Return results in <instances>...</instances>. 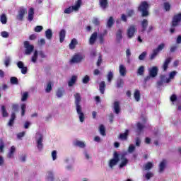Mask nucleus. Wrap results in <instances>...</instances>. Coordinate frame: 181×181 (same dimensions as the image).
<instances>
[{
	"mask_svg": "<svg viewBox=\"0 0 181 181\" xmlns=\"http://www.w3.org/2000/svg\"><path fill=\"white\" fill-rule=\"evenodd\" d=\"M33 15H35V9L33 8H30L28 11V17L29 22H32V21H33Z\"/></svg>",
	"mask_w": 181,
	"mask_h": 181,
	"instance_id": "23",
	"label": "nucleus"
},
{
	"mask_svg": "<svg viewBox=\"0 0 181 181\" xmlns=\"http://www.w3.org/2000/svg\"><path fill=\"white\" fill-rule=\"evenodd\" d=\"M37 54H39V52H37V50H35L34 52L33 56L32 57L33 63H36V62L37 61Z\"/></svg>",
	"mask_w": 181,
	"mask_h": 181,
	"instance_id": "43",
	"label": "nucleus"
},
{
	"mask_svg": "<svg viewBox=\"0 0 181 181\" xmlns=\"http://www.w3.org/2000/svg\"><path fill=\"white\" fill-rule=\"evenodd\" d=\"M136 141V146H141V139L139 137H136L135 139Z\"/></svg>",
	"mask_w": 181,
	"mask_h": 181,
	"instance_id": "64",
	"label": "nucleus"
},
{
	"mask_svg": "<svg viewBox=\"0 0 181 181\" xmlns=\"http://www.w3.org/2000/svg\"><path fill=\"white\" fill-rule=\"evenodd\" d=\"M165 49V44L161 43L158 45V47L156 49H154L158 53L161 52V50H163Z\"/></svg>",
	"mask_w": 181,
	"mask_h": 181,
	"instance_id": "47",
	"label": "nucleus"
},
{
	"mask_svg": "<svg viewBox=\"0 0 181 181\" xmlns=\"http://www.w3.org/2000/svg\"><path fill=\"white\" fill-rule=\"evenodd\" d=\"M134 151H135V146H134L133 144H131L129 146L128 152L129 153H132V152H134Z\"/></svg>",
	"mask_w": 181,
	"mask_h": 181,
	"instance_id": "62",
	"label": "nucleus"
},
{
	"mask_svg": "<svg viewBox=\"0 0 181 181\" xmlns=\"http://www.w3.org/2000/svg\"><path fill=\"white\" fill-rule=\"evenodd\" d=\"M141 32L144 33L145 30H146V28H148V20L144 19L141 21Z\"/></svg>",
	"mask_w": 181,
	"mask_h": 181,
	"instance_id": "27",
	"label": "nucleus"
},
{
	"mask_svg": "<svg viewBox=\"0 0 181 181\" xmlns=\"http://www.w3.org/2000/svg\"><path fill=\"white\" fill-rule=\"evenodd\" d=\"M77 45H78V42L77 41V39L73 38L71 40V42H70V44L69 45V49L71 50H74V49H76V46H77Z\"/></svg>",
	"mask_w": 181,
	"mask_h": 181,
	"instance_id": "18",
	"label": "nucleus"
},
{
	"mask_svg": "<svg viewBox=\"0 0 181 181\" xmlns=\"http://www.w3.org/2000/svg\"><path fill=\"white\" fill-rule=\"evenodd\" d=\"M119 73L120 76H124L125 74H127V69H125V66L124 65L119 66Z\"/></svg>",
	"mask_w": 181,
	"mask_h": 181,
	"instance_id": "31",
	"label": "nucleus"
},
{
	"mask_svg": "<svg viewBox=\"0 0 181 181\" xmlns=\"http://www.w3.org/2000/svg\"><path fill=\"white\" fill-rule=\"evenodd\" d=\"M145 177H146V180H149V179H151V177H153V173L148 172L145 175Z\"/></svg>",
	"mask_w": 181,
	"mask_h": 181,
	"instance_id": "58",
	"label": "nucleus"
},
{
	"mask_svg": "<svg viewBox=\"0 0 181 181\" xmlns=\"http://www.w3.org/2000/svg\"><path fill=\"white\" fill-rule=\"evenodd\" d=\"M119 162V154L117 151L114 152L113 158L110 159L109 162L110 168H112L117 163Z\"/></svg>",
	"mask_w": 181,
	"mask_h": 181,
	"instance_id": "5",
	"label": "nucleus"
},
{
	"mask_svg": "<svg viewBox=\"0 0 181 181\" xmlns=\"http://www.w3.org/2000/svg\"><path fill=\"white\" fill-rule=\"evenodd\" d=\"M5 148V143L2 139H0V153H4V149Z\"/></svg>",
	"mask_w": 181,
	"mask_h": 181,
	"instance_id": "46",
	"label": "nucleus"
},
{
	"mask_svg": "<svg viewBox=\"0 0 181 181\" xmlns=\"http://www.w3.org/2000/svg\"><path fill=\"white\" fill-rule=\"evenodd\" d=\"M10 82H11V84H13L14 86H18V84H19V81L18 80V78L15 76L11 77Z\"/></svg>",
	"mask_w": 181,
	"mask_h": 181,
	"instance_id": "32",
	"label": "nucleus"
},
{
	"mask_svg": "<svg viewBox=\"0 0 181 181\" xmlns=\"http://www.w3.org/2000/svg\"><path fill=\"white\" fill-rule=\"evenodd\" d=\"M134 15H135V11L132 9V10H129L127 11V16L129 18H131V17L134 16Z\"/></svg>",
	"mask_w": 181,
	"mask_h": 181,
	"instance_id": "61",
	"label": "nucleus"
},
{
	"mask_svg": "<svg viewBox=\"0 0 181 181\" xmlns=\"http://www.w3.org/2000/svg\"><path fill=\"white\" fill-rule=\"evenodd\" d=\"M151 168H153V164L151 162H148L144 166L145 170H151Z\"/></svg>",
	"mask_w": 181,
	"mask_h": 181,
	"instance_id": "45",
	"label": "nucleus"
},
{
	"mask_svg": "<svg viewBox=\"0 0 181 181\" xmlns=\"http://www.w3.org/2000/svg\"><path fill=\"white\" fill-rule=\"evenodd\" d=\"M128 135H129V130L126 129L125 132L120 134L118 138L122 141H127L128 139Z\"/></svg>",
	"mask_w": 181,
	"mask_h": 181,
	"instance_id": "17",
	"label": "nucleus"
},
{
	"mask_svg": "<svg viewBox=\"0 0 181 181\" xmlns=\"http://www.w3.org/2000/svg\"><path fill=\"white\" fill-rule=\"evenodd\" d=\"M136 127H137L136 132L137 134H141V132H142V131H144V128H145V126H144V124H142L141 122H137Z\"/></svg>",
	"mask_w": 181,
	"mask_h": 181,
	"instance_id": "29",
	"label": "nucleus"
},
{
	"mask_svg": "<svg viewBox=\"0 0 181 181\" xmlns=\"http://www.w3.org/2000/svg\"><path fill=\"white\" fill-rule=\"evenodd\" d=\"M105 81H101L99 84V90L100 93H101L102 94H104L105 91Z\"/></svg>",
	"mask_w": 181,
	"mask_h": 181,
	"instance_id": "26",
	"label": "nucleus"
},
{
	"mask_svg": "<svg viewBox=\"0 0 181 181\" xmlns=\"http://www.w3.org/2000/svg\"><path fill=\"white\" fill-rule=\"evenodd\" d=\"M176 74H177V71H173L170 73L169 74V78H168L165 80V83H169V82L170 81V80H173L175 78V76H176Z\"/></svg>",
	"mask_w": 181,
	"mask_h": 181,
	"instance_id": "22",
	"label": "nucleus"
},
{
	"mask_svg": "<svg viewBox=\"0 0 181 181\" xmlns=\"http://www.w3.org/2000/svg\"><path fill=\"white\" fill-rule=\"evenodd\" d=\"M89 82H90V76H88V75H86L82 79V83L83 84H88Z\"/></svg>",
	"mask_w": 181,
	"mask_h": 181,
	"instance_id": "48",
	"label": "nucleus"
},
{
	"mask_svg": "<svg viewBox=\"0 0 181 181\" xmlns=\"http://www.w3.org/2000/svg\"><path fill=\"white\" fill-rule=\"evenodd\" d=\"M164 9L167 12H169V11H170V4H169V2H165L164 3Z\"/></svg>",
	"mask_w": 181,
	"mask_h": 181,
	"instance_id": "52",
	"label": "nucleus"
},
{
	"mask_svg": "<svg viewBox=\"0 0 181 181\" xmlns=\"http://www.w3.org/2000/svg\"><path fill=\"white\" fill-rule=\"evenodd\" d=\"M76 110L79 117L80 122H84V113L83 112V107H81V95L77 93L74 95Z\"/></svg>",
	"mask_w": 181,
	"mask_h": 181,
	"instance_id": "1",
	"label": "nucleus"
},
{
	"mask_svg": "<svg viewBox=\"0 0 181 181\" xmlns=\"http://www.w3.org/2000/svg\"><path fill=\"white\" fill-rule=\"evenodd\" d=\"M92 23L95 26H100V20L98 18H93Z\"/></svg>",
	"mask_w": 181,
	"mask_h": 181,
	"instance_id": "55",
	"label": "nucleus"
},
{
	"mask_svg": "<svg viewBox=\"0 0 181 181\" xmlns=\"http://www.w3.org/2000/svg\"><path fill=\"white\" fill-rule=\"evenodd\" d=\"M28 97H29V93L28 92L24 93L22 95L21 101H26V100H28Z\"/></svg>",
	"mask_w": 181,
	"mask_h": 181,
	"instance_id": "56",
	"label": "nucleus"
},
{
	"mask_svg": "<svg viewBox=\"0 0 181 181\" xmlns=\"http://www.w3.org/2000/svg\"><path fill=\"white\" fill-rule=\"evenodd\" d=\"M116 38L119 41L122 40V30L119 29L117 30V33L116 34Z\"/></svg>",
	"mask_w": 181,
	"mask_h": 181,
	"instance_id": "40",
	"label": "nucleus"
},
{
	"mask_svg": "<svg viewBox=\"0 0 181 181\" xmlns=\"http://www.w3.org/2000/svg\"><path fill=\"white\" fill-rule=\"evenodd\" d=\"M78 9H80V3H77V4L75 3L74 6H71L66 8L64 10V13L69 15V13H71V12H73V11H75L76 12H77V11H78Z\"/></svg>",
	"mask_w": 181,
	"mask_h": 181,
	"instance_id": "7",
	"label": "nucleus"
},
{
	"mask_svg": "<svg viewBox=\"0 0 181 181\" xmlns=\"http://www.w3.org/2000/svg\"><path fill=\"white\" fill-rule=\"evenodd\" d=\"M97 37H98V34L97 33V32H94L93 33H92L89 38V44L91 45H94L97 41Z\"/></svg>",
	"mask_w": 181,
	"mask_h": 181,
	"instance_id": "13",
	"label": "nucleus"
},
{
	"mask_svg": "<svg viewBox=\"0 0 181 181\" xmlns=\"http://www.w3.org/2000/svg\"><path fill=\"white\" fill-rule=\"evenodd\" d=\"M63 93H64V90H62V89H58L57 91V96L58 97V98H60L62 97H63Z\"/></svg>",
	"mask_w": 181,
	"mask_h": 181,
	"instance_id": "54",
	"label": "nucleus"
},
{
	"mask_svg": "<svg viewBox=\"0 0 181 181\" xmlns=\"http://www.w3.org/2000/svg\"><path fill=\"white\" fill-rule=\"evenodd\" d=\"M114 111L116 114L121 112V107H119V102L115 101L114 103Z\"/></svg>",
	"mask_w": 181,
	"mask_h": 181,
	"instance_id": "24",
	"label": "nucleus"
},
{
	"mask_svg": "<svg viewBox=\"0 0 181 181\" xmlns=\"http://www.w3.org/2000/svg\"><path fill=\"white\" fill-rule=\"evenodd\" d=\"M76 81H77V76H72L71 79L68 81L69 87H73L74 84H76Z\"/></svg>",
	"mask_w": 181,
	"mask_h": 181,
	"instance_id": "21",
	"label": "nucleus"
},
{
	"mask_svg": "<svg viewBox=\"0 0 181 181\" xmlns=\"http://www.w3.org/2000/svg\"><path fill=\"white\" fill-rule=\"evenodd\" d=\"M105 35H107V30H105L103 33H100L98 35V39L100 45H104Z\"/></svg>",
	"mask_w": 181,
	"mask_h": 181,
	"instance_id": "12",
	"label": "nucleus"
},
{
	"mask_svg": "<svg viewBox=\"0 0 181 181\" xmlns=\"http://www.w3.org/2000/svg\"><path fill=\"white\" fill-rule=\"evenodd\" d=\"M124 79L122 78H118L117 80V83H116V87L117 88H122L124 87Z\"/></svg>",
	"mask_w": 181,
	"mask_h": 181,
	"instance_id": "28",
	"label": "nucleus"
},
{
	"mask_svg": "<svg viewBox=\"0 0 181 181\" xmlns=\"http://www.w3.org/2000/svg\"><path fill=\"white\" fill-rule=\"evenodd\" d=\"M1 114L2 117H4V118H6V117H8V111H6V107H5V105L1 106Z\"/></svg>",
	"mask_w": 181,
	"mask_h": 181,
	"instance_id": "37",
	"label": "nucleus"
},
{
	"mask_svg": "<svg viewBox=\"0 0 181 181\" xmlns=\"http://www.w3.org/2000/svg\"><path fill=\"white\" fill-rule=\"evenodd\" d=\"M137 11L141 12L142 18L149 16V4H148V1H142L139 4Z\"/></svg>",
	"mask_w": 181,
	"mask_h": 181,
	"instance_id": "3",
	"label": "nucleus"
},
{
	"mask_svg": "<svg viewBox=\"0 0 181 181\" xmlns=\"http://www.w3.org/2000/svg\"><path fill=\"white\" fill-rule=\"evenodd\" d=\"M25 13H28V9L23 7H21L18 10V13L16 16L17 21H20L21 22H22V21H23V18Z\"/></svg>",
	"mask_w": 181,
	"mask_h": 181,
	"instance_id": "6",
	"label": "nucleus"
},
{
	"mask_svg": "<svg viewBox=\"0 0 181 181\" xmlns=\"http://www.w3.org/2000/svg\"><path fill=\"white\" fill-rule=\"evenodd\" d=\"M12 110L14 112H18L19 111V104L16 103L12 105Z\"/></svg>",
	"mask_w": 181,
	"mask_h": 181,
	"instance_id": "50",
	"label": "nucleus"
},
{
	"mask_svg": "<svg viewBox=\"0 0 181 181\" xmlns=\"http://www.w3.org/2000/svg\"><path fill=\"white\" fill-rule=\"evenodd\" d=\"M134 98L136 101H139L141 100V92L139 90H136L134 92Z\"/></svg>",
	"mask_w": 181,
	"mask_h": 181,
	"instance_id": "36",
	"label": "nucleus"
},
{
	"mask_svg": "<svg viewBox=\"0 0 181 181\" xmlns=\"http://www.w3.org/2000/svg\"><path fill=\"white\" fill-rule=\"evenodd\" d=\"M158 67L157 66H153L151 69H149V76L150 77L155 78L158 76Z\"/></svg>",
	"mask_w": 181,
	"mask_h": 181,
	"instance_id": "14",
	"label": "nucleus"
},
{
	"mask_svg": "<svg viewBox=\"0 0 181 181\" xmlns=\"http://www.w3.org/2000/svg\"><path fill=\"white\" fill-rule=\"evenodd\" d=\"M170 62H172V57H168V58L165 59V60L163 64V66H162L163 71H168V69L169 67V64L170 63Z\"/></svg>",
	"mask_w": 181,
	"mask_h": 181,
	"instance_id": "15",
	"label": "nucleus"
},
{
	"mask_svg": "<svg viewBox=\"0 0 181 181\" xmlns=\"http://www.w3.org/2000/svg\"><path fill=\"white\" fill-rule=\"evenodd\" d=\"M0 21L3 25H6V23L8 22V18H6V15L5 13H3L1 16Z\"/></svg>",
	"mask_w": 181,
	"mask_h": 181,
	"instance_id": "34",
	"label": "nucleus"
},
{
	"mask_svg": "<svg viewBox=\"0 0 181 181\" xmlns=\"http://www.w3.org/2000/svg\"><path fill=\"white\" fill-rule=\"evenodd\" d=\"M53 90V87L52 86V82H48L47 85V88L45 89L46 93H50Z\"/></svg>",
	"mask_w": 181,
	"mask_h": 181,
	"instance_id": "44",
	"label": "nucleus"
},
{
	"mask_svg": "<svg viewBox=\"0 0 181 181\" xmlns=\"http://www.w3.org/2000/svg\"><path fill=\"white\" fill-rule=\"evenodd\" d=\"M37 147L39 151H42L43 149V136L40 134V137L36 139Z\"/></svg>",
	"mask_w": 181,
	"mask_h": 181,
	"instance_id": "9",
	"label": "nucleus"
},
{
	"mask_svg": "<svg viewBox=\"0 0 181 181\" xmlns=\"http://www.w3.org/2000/svg\"><path fill=\"white\" fill-rule=\"evenodd\" d=\"M74 145L75 146H78L79 148H86V144L81 141H76L75 143H74Z\"/></svg>",
	"mask_w": 181,
	"mask_h": 181,
	"instance_id": "33",
	"label": "nucleus"
},
{
	"mask_svg": "<svg viewBox=\"0 0 181 181\" xmlns=\"http://www.w3.org/2000/svg\"><path fill=\"white\" fill-rule=\"evenodd\" d=\"M166 168V160H163L159 165V173H162Z\"/></svg>",
	"mask_w": 181,
	"mask_h": 181,
	"instance_id": "25",
	"label": "nucleus"
},
{
	"mask_svg": "<svg viewBox=\"0 0 181 181\" xmlns=\"http://www.w3.org/2000/svg\"><path fill=\"white\" fill-rule=\"evenodd\" d=\"M16 151V148L13 146L11 147L10 152L8 154V158H13V153H15V151Z\"/></svg>",
	"mask_w": 181,
	"mask_h": 181,
	"instance_id": "35",
	"label": "nucleus"
},
{
	"mask_svg": "<svg viewBox=\"0 0 181 181\" xmlns=\"http://www.w3.org/2000/svg\"><path fill=\"white\" fill-rule=\"evenodd\" d=\"M137 73L139 76H144V73H145V67L144 66H139Z\"/></svg>",
	"mask_w": 181,
	"mask_h": 181,
	"instance_id": "41",
	"label": "nucleus"
},
{
	"mask_svg": "<svg viewBox=\"0 0 181 181\" xmlns=\"http://www.w3.org/2000/svg\"><path fill=\"white\" fill-rule=\"evenodd\" d=\"M15 119H16V114H15V112H12L11 118L7 124L8 127H13V124H15Z\"/></svg>",
	"mask_w": 181,
	"mask_h": 181,
	"instance_id": "16",
	"label": "nucleus"
},
{
	"mask_svg": "<svg viewBox=\"0 0 181 181\" xmlns=\"http://www.w3.org/2000/svg\"><path fill=\"white\" fill-rule=\"evenodd\" d=\"M135 32H136V26L135 25H131L127 30V37L132 39L134 35H135Z\"/></svg>",
	"mask_w": 181,
	"mask_h": 181,
	"instance_id": "8",
	"label": "nucleus"
},
{
	"mask_svg": "<svg viewBox=\"0 0 181 181\" xmlns=\"http://www.w3.org/2000/svg\"><path fill=\"white\" fill-rule=\"evenodd\" d=\"M45 36H46L47 39H48L49 40H50V39H52L53 37V33L52 32L51 29H47L45 31Z\"/></svg>",
	"mask_w": 181,
	"mask_h": 181,
	"instance_id": "30",
	"label": "nucleus"
},
{
	"mask_svg": "<svg viewBox=\"0 0 181 181\" xmlns=\"http://www.w3.org/2000/svg\"><path fill=\"white\" fill-rule=\"evenodd\" d=\"M64 39H66V30L62 29L59 32V42H60V43H63V42H64Z\"/></svg>",
	"mask_w": 181,
	"mask_h": 181,
	"instance_id": "20",
	"label": "nucleus"
},
{
	"mask_svg": "<svg viewBox=\"0 0 181 181\" xmlns=\"http://www.w3.org/2000/svg\"><path fill=\"white\" fill-rule=\"evenodd\" d=\"M114 23H115L114 18L112 16L110 17L107 23V28H112V25H114Z\"/></svg>",
	"mask_w": 181,
	"mask_h": 181,
	"instance_id": "39",
	"label": "nucleus"
},
{
	"mask_svg": "<svg viewBox=\"0 0 181 181\" xmlns=\"http://www.w3.org/2000/svg\"><path fill=\"white\" fill-rule=\"evenodd\" d=\"M35 32H37V33H39V32H42V30H43V26L42 25H37L35 28H34Z\"/></svg>",
	"mask_w": 181,
	"mask_h": 181,
	"instance_id": "57",
	"label": "nucleus"
},
{
	"mask_svg": "<svg viewBox=\"0 0 181 181\" xmlns=\"http://www.w3.org/2000/svg\"><path fill=\"white\" fill-rule=\"evenodd\" d=\"M82 60L83 56L79 54H76L74 55V57L71 59V63H80Z\"/></svg>",
	"mask_w": 181,
	"mask_h": 181,
	"instance_id": "10",
	"label": "nucleus"
},
{
	"mask_svg": "<svg viewBox=\"0 0 181 181\" xmlns=\"http://www.w3.org/2000/svg\"><path fill=\"white\" fill-rule=\"evenodd\" d=\"M47 173H48L47 180L52 181L54 179L53 173H52V171H49Z\"/></svg>",
	"mask_w": 181,
	"mask_h": 181,
	"instance_id": "63",
	"label": "nucleus"
},
{
	"mask_svg": "<svg viewBox=\"0 0 181 181\" xmlns=\"http://www.w3.org/2000/svg\"><path fill=\"white\" fill-rule=\"evenodd\" d=\"M21 117H25V114L26 112V104L23 103L21 105Z\"/></svg>",
	"mask_w": 181,
	"mask_h": 181,
	"instance_id": "38",
	"label": "nucleus"
},
{
	"mask_svg": "<svg viewBox=\"0 0 181 181\" xmlns=\"http://www.w3.org/2000/svg\"><path fill=\"white\" fill-rule=\"evenodd\" d=\"M112 78H114V74L112 71H109L107 74V81L111 83L112 81Z\"/></svg>",
	"mask_w": 181,
	"mask_h": 181,
	"instance_id": "49",
	"label": "nucleus"
},
{
	"mask_svg": "<svg viewBox=\"0 0 181 181\" xmlns=\"http://www.w3.org/2000/svg\"><path fill=\"white\" fill-rule=\"evenodd\" d=\"M1 36L4 37L5 39H6V38L9 37V33H8L6 31H2L1 33Z\"/></svg>",
	"mask_w": 181,
	"mask_h": 181,
	"instance_id": "60",
	"label": "nucleus"
},
{
	"mask_svg": "<svg viewBox=\"0 0 181 181\" xmlns=\"http://www.w3.org/2000/svg\"><path fill=\"white\" fill-rule=\"evenodd\" d=\"M170 101H171V103H175V102L177 101V95H176V94H173L170 96Z\"/></svg>",
	"mask_w": 181,
	"mask_h": 181,
	"instance_id": "59",
	"label": "nucleus"
},
{
	"mask_svg": "<svg viewBox=\"0 0 181 181\" xmlns=\"http://www.w3.org/2000/svg\"><path fill=\"white\" fill-rule=\"evenodd\" d=\"M181 23V13H178L173 16L172 18V21L170 23V33H175V30H176V28L180 25Z\"/></svg>",
	"mask_w": 181,
	"mask_h": 181,
	"instance_id": "2",
	"label": "nucleus"
},
{
	"mask_svg": "<svg viewBox=\"0 0 181 181\" xmlns=\"http://www.w3.org/2000/svg\"><path fill=\"white\" fill-rule=\"evenodd\" d=\"M24 47H25V54L27 56H30V54H32V52L35 50V46L33 45H30L29 41H25L23 42Z\"/></svg>",
	"mask_w": 181,
	"mask_h": 181,
	"instance_id": "4",
	"label": "nucleus"
},
{
	"mask_svg": "<svg viewBox=\"0 0 181 181\" xmlns=\"http://www.w3.org/2000/svg\"><path fill=\"white\" fill-rule=\"evenodd\" d=\"M127 154L122 153L120 156V159L122 160L121 163L119 164V168H124V166H127L128 165V160L125 157Z\"/></svg>",
	"mask_w": 181,
	"mask_h": 181,
	"instance_id": "11",
	"label": "nucleus"
},
{
	"mask_svg": "<svg viewBox=\"0 0 181 181\" xmlns=\"http://www.w3.org/2000/svg\"><path fill=\"white\" fill-rule=\"evenodd\" d=\"M100 133L104 136L106 135L105 134V127H104L103 124H101L100 126Z\"/></svg>",
	"mask_w": 181,
	"mask_h": 181,
	"instance_id": "51",
	"label": "nucleus"
},
{
	"mask_svg": "<svg viewBox=\"0 0 181 181\" xmlns=\"http://www.w3.org/2000/svg\"><path fill=\"white\" fill-rule=\"evenodd\" d=\"M99 5L102 9H107L109 6L108 0H99Z\"/></svg>",
	"mask_w": 181,
	"mask_h": 181,
	"instance_id": "19",
	"label": "nucleus"
},
{
	"mask_svg": "<svg viewBox=\"0 0 181 181\" xmlns=\"http://www.w3.org/2000/svg\"><path fill=\"white\" fill-rule=\"evenodd\" d=\"M158 54H159V52L153 49L152 54L148 57L149 60H153V59H155Z\"/></svg>",
	"mask_w": 181,
	"mask_h": 181,
	"instance_id": "42",
	"label": "nucleus"
},
{
	"mask_svg": "<svg viewBox=\"0 0 181 181\" xmlns=\"http://www.w3.org/2000/svg\"><path fill=\"white\" fill-rule=\"evenodd\" d=\"M146 52H143L139 56V60H145V58L146 57Z\"/></svg>",
	"mask_w": 181,
	"mask_h": 181,
	"instance_id": "53",
	"label": "nucleus"
}]
</instances>
